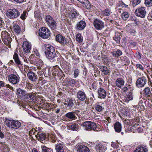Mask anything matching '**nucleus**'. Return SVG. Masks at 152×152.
<instances>
[{"label":"nucleus","instance_id":"nucleus-1","mask_svg":"<svg viewBox=\"0 0 152 152\" xmlns=\"http://www.w3.org/2000/svg\"><path fill=\"white\" fill-rule=\"evenodd\" d=\"M45 54L47 58L51 62L55 61L58 59L57 56L56 54L54 48L50 45L46 44L45 45Z\"/></svg>","mask_w":152,"mask_h":152},{"label":"nucleus","instance_id":"nucleus-2","mask_svg":"<svg viewBox=\"0 0 152 152\" xmlns=\"http://www.w3.org/2000/svg\"><path fill=\"white\" fill-rule=\"evenodd\" d=\"M5 120L6 126L11 129L15 130L19 128L21 126L20 122L18 120H15L7 118H5Z\"/></svg>","mask_w":152,"mask_h":152},{"label":"nucleus","instance_id":"nucleus-3","mask_svg":"<svg viewBox=\"0 0 152 152\" xmlns=\"http://www.w3.org/2000/svg\"><path fill=\"white\" fill-rule=\"evenodd\" d=\"M6 14L8 18L12 19L17 18L20 15L19 11L15 8L9 9Z\"/></svg>","mask_w":152,"mask_h":152},{"label":"nucleus","instance_id":"nucleus-4","mask_svg":"<svg viewBox=\"0 0 152 152\" xmlns=\"http://www.w3.org/2000/svg\"><path fill=\"white\" fill-rule=\"evenodd\" d=\"M45 21L47 24L52 31H54L57 28V23L53 18L50 15L46 17Z\"/></svg>","mask_w":152,"mask_h":152},{"label":"nucleus","instance_id":"nucleus-5","mask_svg":"<svg viewBox=\"0 0 152 152\" xmlns=\"http://www.w3.org/2000/svg\"><path fill=\"white\" fill-rule=\"evenodd\" d=\"M82 125L85 127L86 130L88 131H97L96 130L97 126L96 123L90 121H86L84 122L82 124Z\"/></svg>","mask_w":152,"mask_h":152},{"label":"nucleus","instance_id":"nucleus-6","mask_svg":"<svg viewBox=\"0 0 152 152\" xmlns=\"http://www.w3.org/2000/svg\"><path fill=\"white\" fill-rule=\"evenodd\" d=\"M39 34L40 36L43 39H47L50 36V33L48 28L43 27L39 30Z\"/></svg>","mask_w":152,"mask_h":152},{"label":"nucleus","instance_id":"nucleus-7","mask_svg":"<svg viewBox=\"0 0 152 152\" xmlns=\"http://www.w3.org/2000/svg\"><path fill=\"white\" fill-rule=\"evenodd\" d=\"M8 80L9 82L14 85L17 84L20 81V77L18 75L14 74L9 75Z\"/></svg>","mask_w":152,"mask_h":152},{"label":"nucleus","instance_id":"nucleus-8","mask_svg":"<svg viewBox=\"0 0 152 152\" xmlns=\"http://www.w3.org/2000/svg\"><path fill=\"white\" fill-rule=\"evenodd\" d=\"M147 82V79L145 77H142L138 78L136 82V86L137 88H142L145 85Z\"/></svg>","mask_w":152,"mask_h":152},{"label":"nucleus","instance_id":"nucleus-9","mask_svg":"<svg viewBox=\"0 0 152 152\" xmlns=\"http://www.w3.org/2000/svg\"><path fill=\"white\" fill-rule=\"evenodd\" d=\"M93 24L97 30H101L104 27V22L99 19H95L93 22Z\"/></svg>","mask_w":152,"mask_h":152},{"label":"nucleus","instance_id":"nucleus-10","mask_svg":"<svg viewBox=\"0 0 152 152\" xmlns=\"http://www.w3.org/2000/svg\"><path fill=\"white\" fill-rule=\"evenodd\" d=\"M28 79L34 83H36L38 80V77L36 74L32 71H29L27 74Z\"/></svg>","mask_w":152,"mask_h":152},{"label":"nucleus","instance_id":"nucleus-11","mask_svg":"<svg viewBox=\"0 0 152 152\" xmlns=\"http://www.w3.org/2000/svg\"><path fill=\"white\" fill-rule=\"evenodd\" d=\"M135 13L137 16L142 18H145L146 14L145 8L143 7L137 8L136 10Z\"/></svg>","mask_w":152,"mask_h":152},{"label":"nucleus","instance_id":"nucleus-12","mask_svg":"<svg viewBox=\"0 0 152 152\" xmlns=\"http://www.w3.org/2000/svg\"><path fill=\"white\" fill-rule=\"evenodd\" d=\"M13 59L17 65V66L18 67L21 71L23 70V66L22 63L19 58L18 54L15 53L13 56Z\"/></svg>","mask_w":152,"mask_h":152},{"label":"nucleus","instance_id":"nucleus-13","mask_svg":"<svg viewBox=\"0 0 152 152\" xmlns=\"http://www.w3.org/2000/svg\"><path fill=\"white\" fill-rule=\"evenodd\" d=\"M36 137L39 141L43 144H47L49 142L48 139L46 138L45 134H37L36 135Z\"/></svg>","mask_w":152,"mask_h":152},{"label":"nucleus","instance_id":"nucleus-14","mask_svg":"<svg viewBox=\"0 0 152 152\" xmlns=\"http://www.w3.org/2000/svg\"><path fill=\"white\" fill-rule=\"evenodd\" d=\"M22 47L23 48V54L24 55H27L30 52L31 46V44L28 42H23Z\"/></svg>","mask_w":152,"mask_h":152},{"label":"nucleus","instance_id":"nucleus-15","mask_svg":"<svg viewBox=\"0 0 152 152\" xmlns=\"http://www.w3.org/2000/svg\"><path fill=\"white\" fill-rule=\"evenodd\" d=\"M79 15V14L77 13L75 11H72L70 13L68 14L67 17V20L70 21H73L76 18L77 16Z\"/></svg>","mask_w":152,"mask_h":152},{"label":"nucleus","instance_id":"nucleus-16","mask_svg":"<svg viewBox=\"0 0 152 152\" xmlns=\"http://www.w3.org/2000/svg\"><path fill=\"white\" fill-rule=\"evenodd\" d=\"M98 95L99 98L104 99L106 96L107 92L103 88H100L98 90Z\"/></svg>","mask_w":152,"mask_h":152},{"label":"nucleus","instance_id":"nucleus-17","mask_svg":"<svg viewBox=\"0 0 152 152\" xmlns=\"http://www.w3.org/2000/svg\"><path fill=\"white\" fill-rule=\"evenodd\" d=\"M95 148L97 152H104L107 149V147L105 145L100 143L96 145Z\"/></svg>","mask_w":152,"mask_h":152},{"label":"nucleus","instance_id":"nucleus-18","mask_svg":"<svg viewBox=\"0 0 152 152\" xmlns=\"http://www.w3.org/2000/svg\"><path fill=\"white\" fill-rule=\"evenodd\" d=\"M86 23L85 21L83 20H81L77 23L76 25V29L82 30H83L86 27Z\"/></svg>","mask_w":152,"mask_h":152},{"label":"nucleus","instance_id":"nucleus-19","mask_svg":"<svg viewBox=\"0 0 152 152\" xmlns=\"http://www.w3.org/2000/svg\"><path fill=\"white\" fill-rule=\"evenodd\" d=\"M65 116L70 120H75L77 118L75 113L74 112L68 113L65 115Z\"/></svg>","mask_w":152,"mask_h":152},{"label":"nucleus","instance_id":"nucleus-20","mask_svg":"<svg viewBox=\"0 0 152 152\" xmlns=\"http://www.w3.org/2000/svg\"><path fill=\"white\" fill-rule=\"evenodd\" d=\"M0 150L4 152H8L10 151V149L7 144L0 142Z\"/></svg>","mask_w":152,"mask_h":152},{"label":"nucleus","instance_id":"nucleus-21","mask_svg":"<svg viewBox=\"0 0 152 152\" xmlns=\"http://www.w3.org/2000/svg\"><path fill=\"white\" fill-rule=\"evenodd\" d=\"M77 98L80 101H84L86 98V94L82 91H79L77 92Z\"/></svg>","mask_w":152,"mask_h":152},{"label":"nucleus","instance_id":"nucleus-22","mask_svg":"<svg viewBox=\"0 0 152 152\" xmlns=\"http://www.w3.org/2000/svg\"><path fill=\"white\" fill-rule=\"evenodd\" d=\"M100 68L103 74L104 75H108L110 73V71L107 67L105 66H100Z\"/></svg>","mask_w":152,"mask_h":152},{"label":"nucleus","instance_id":"nucleus-23","mask_svg":"<svg viewBox=\"0 0 152 152\" xmlns=\"http://www.w3.org/2000/svg\"><path fill=\"white\" fill-rule=\"evenodd\" d=\"M55 149L56 152H64L63 145L61 143H58L55 145Z\"/></svg>","mask_w":152,"mask_h":152},{"label":"nucleus","instance_id":"nucleus-24","mask_svg":"<svg viewBox=\"0 0 152 152\" xmlns=\"http://www.w3.org/2000/svg\"><path fill=\"white\" fill-rule=\"evenodd\" d=\"M125 82L124 80L120 78H117L115 81V84L117 86L121 88L122 86H124Z\"/></svg>","mask_w":152,"mask_h":152},{"label":"nucleus","instance_id":"nucleus-25","mask_svg":"<svg viewBox=\"0 0 152 152\" xmlns=\"http://www.w3.org/2000/svg\"><path fill=\"white\" fill-rule=\"evenodd\" d=\"M115 131L117 132H120L122 129L121 124L119 122H116L114 125Z\"/></svg>","mask_w":152,"mask_h":152},{"label":"nucleus","instance_id":"nucleus-26","mask_svg":"<svg viewBox=\"0 0 152 152\" xmlns=\"http://www.w3.org/2000/svg\"><path fill=\"white\" fill-rule=\"evenodd\" d=\"M148 150L146 146L143 147L140 146L137 147L134 151V152H146Z\"/></svg>","mask_w":152,"mask_h":152},{"label":"nucleus","instance_id":"nucleus-27","mask_svg":"<svg viewBox=\"0 0 152 152\" xmlns=\"http://www.w3.org/2000/svg\"><path fill=\"white\" fill-rule=\"evenodd\" d=\"M77 151L79 152H89V149L85 146L80 145L78 147Z\"/></svg>","mask_w":152,"mask_h":152},{"label":"nucleus","instance_id":"nucleus-28","mask_svg":"<svg viewBox=\"0 0 152 152\" xmlns=\"http://www.w3.org/2000/svg\"><path fill=\"white\" fill-rule=\"evenodd\" d=\"M67 127L68 129L73 131H77L79 129L78 125L75 123L69 125L67 126Z\"/></svg>","mask_w":152,"mask_h":152},{"label":"nucleus","instance_id":"nucleus-29","mask_svg":"<svg viewBox=\"0 0 152 152\" xmlns=\"http://www.w3.org/2000/svg\"><path fill=\"white\" fill-rule=\"evenodd\" d=\"M14 31L17 35H18L21 32V30L19 26L15 24H13Z\"/></svg>","mask_w":152,"mask_h":152},{"label":"nucleus","instance_id":"nucleus-30","mask_svg":"<svg viewBox=\"0 0 152 152\" xmlns=\"http://www.w3.org/2000/svg\"><path fill=\"white\" fill-rule=\"evenodd\" d=\"M87 9H89L91 8V5L88 0H83L80 2Z\"/></svg>","mask_w":152,"mask_h":152},{"label":"nucleus","instance_id":"nucleus-31","mask_svg":"<svg viewBox=\"0 0 152 152\" xmlns=\"http://www.w3.org/2000/svg\"><path fill=\"white\" fill-rule=\"evenodd\" d=\"M1 37L2 40L5 39H8L9 37H10V34L7 31H2L1 34Z\"/></svg>","mask_w":152,"mask_h":152},{"label":"nucleus","instance_id":"nucleus-32","mask_svg":"<svg viewBox=\"0 0 152 152\" xmlns=\"http://www.w3.org/2000/svg\"><path fill=\"white\" fill-rule=\"evenodd\" d=\"M111 53L113 56L118 58L122 54V52L120 50L117 49L116 51H113Z\"/></svg>","mask_w":152,"mask_h":152},{"label":"nucleus","instance_id":"nucleus-33","mask_svg":"<svg viewBox=\"0 0 152 152\" xmlns=\"http://www.w3.org/2000/svg\"><path fill=\"white\" fill-rule=\"evenodd\" d=\"M12 39L11 37H9L8 39H5L2 40L4 43L8 46L9 48H11L10 43L12 41Z\"/></svg>","mask_w":152,"mask_h":152},{"label":"nucleus","instance_id":"nucleus-34","mask_svg":"<svg viewBox=\"0 0 152 152\" xmlns=\"http://www.w3.org/2000/svg\"><path fill=\"white\" fill-rule=\"evenodd\" d=\"M75 101L74 99H71L67 101V106L71 109L74 105Z\"/></svg>","mask_w":152,"mask_h":152},{"label":"nucleus","instance_id":"nucleus-35","mask_svg":"<svg viewBox=\"0 0 152 152\" xmlns=\"http://www.w3.org/2000/svg\"><path fill=\"white\" fill-rule=\"evenodd\" d=\"M143 92L145 96L149 97H150L151 92L149 87L145 88L143 90Z\"/></svg>","mask_w":152,"mask_h":152},{"label":"nucleus","instance_id":"nucleus-36","mask_svg":"<svg viewBox=\"0 0 152 152\" xmlns=\"http://www.w3.org/2000/svg\"><path fill=\"white\" fill-rule=\"evenodd\" d=\"M100 104V103L98 102L94 105L95 109L98 112H101L103 110V108Z\"/></svg>","mask_w":152,"mask_h":152},{"label":"nucleus","instance_id":"nucleus-37","mask_svg":"<svg viewBox=\"0 0 152 152\" xmlns=\"http://www.w3.org/2000/svg\"><path fill=\"white\" fill-rule=\"evenodd\" d=\"M26 99H28L29 100L33 101L34 100L35 95L34 93L33 92L31 93H27L26 95Z\"/></svg>","mask_w":152,"mask_h":152},{"label":"nucleus","instance_id":"nucleus-38","mask_svg":"<svg viewBox=\"0 0 152 152\" xmlns=\"http://www.w3.org/2000/svg\"><path fill=\"white\" fill-rule=\"evenodd\" d=\"M65 83H66V85L69 86H72L75 83V80L71 79H70L67 80L65 81Z\"/></svg>","mask_w":152,"mask_h":152},{"label":"nucleus","instance_id":"nucleus-39","mask_svg":"<svg viewBox=\"0 0 152 152\" xmlns=\"http://www.w3.org/2000/svg\"><path fill=\"white\" fill-rule=\"evenodd\" d=\"M41 148L42 152H53L52 149L48 148L45 146H42Z\"/></svg>","mask_w":152,"mask_h":152},{"label":"nucleus","instance_id":"nucleus-40","mask_svg":"<svg viewBox=\"0 0 152 152\" xmlns=\"http://www.w3.org/2000/svg\"><path fill=\"white\" fill-rule=\"evenodd\" d=\"M61 45L65 46L68 45L69 44V41L66 38L64 37L63 39L61 41L60 43Z\"/></svg>","mask_w":152,"mask_h":152},{"label":"nucleus","instance_id":"nucleus-41","mask_svg":"<svg viewBox=\"0 0 152 152\" xmlns=\"http://www.w3.org/2000/svg\"><path fill=\"white\" fill-rule=\"evenodd\" d=\"M129 16V14L127 12H124L121 14L122 19L124 20H126Z\"/></svg>","mask_w":152,"mask_h":152},{"label":"nucleus","instance_id":"nucleus-42","mask_svg":"<svg viewBox=\"0 0 152 152\" xmlns=\"http://www.w3.org/2000/svg\"><path fill=\"white\" fill-rule=\"evenodd\" d=\"M76 40L79 42H82L83 40V37L82 36L81 34L80 33L77 34L76 37Z\"/></svg>","mask_w":152,"mask_h":152},{"label":"nucleus","instance_id":"nucleus-43","mask_svg":"<svg viewBox=\"0 0 152 152\" xmlns=\"http://www.w3.org/2000/svg\"><path fill=\"white\" fill-rule=\"evenodd\" d=\"M64 37L60 34H57L56 37V40L61 43V41L62 40Z\"/></svg>","mask_w":152,"mask_h":152},{"label":"nucleus","instance_id":"nucleus-44","mask_svg":"<svg viewBox=\"0 0 152 152\" xmlns=\"http://www.w3.org/2000/svg\"><path fill=\"white\" fill-rule=\"evenodd\" d=\"M113 39L116 42L117 44H120L121 37L117 35H115L113 37Z\"/></svg>","mask_w":152,"mask_h":152},{"label":"nucleus","instance_id":"nucleus-45","mask_svg":"<svg viewBox=\"0 0 152 152\" xmlns=\"http://www.w3.org/2000/svg\"><path fill=\"white\" fill-rule=\"evenodd\" d=\"M145 4L146 7H151L152 6V0H145Z\"/></svg>","mask_w":152,"mask_h":152},{"label":"nucleus","instance_id":"nucleus-46","mask_svg":"<svg viewBox=\"0 0 152 152\" xmlns=\"http://www.w3.org/2000/svg\"><path fill=\"white\" fill-rule=\"evenodd\" d=\"M27 12L26 11H24L21 14L20 18L23 20H25L26 19V17H27Z\"/></svg>","mask_w":152,"mask_h":152},{"label":"nucleus","instance_id":"nucleus-47","mask_svg":"<svg viewBox=\"0 0 152 152\" xmlns=\"http://www.w3.org/2000/svg\"><path fill=\"white\" fill-rule=\"evenodd\" d=\"M140 2V0H133L132 2V7H135L137 5L139 4Z\"/></svg>","mask_w":152,"mask_h":152},{"label":"nucleus","instance_id":"nucleus-48","mask_svg":"<svg viewBox=\"0 0 152 152\" xmlns=\"http://www.w3.org/2000/svg\"><path fill=\"white\" fill-rule=\"evenodd\" d=\"M103 14L104 15L108 16L110 14V10L108 9H106L103 12Z\"/></svg>","mask_w":152,"mask_h":152},{"label":"nucleus","instance_id":"nucleus-49","mask_svg":"<svg viewBox=\"0 0 152 152\" xmlns=\"http://www.w3.org/2000/svg\"><path fill=\"white\" fill-rule=\"evenodd\" d=\"M63 69L65 73H68L70 70V67L69 66L66 65L64 67Z\"/></svg>","mask_w":152,"mask_h":152},{"label":"nucleus","instance_id":"nucleus-50","mask_svg":"<svg viewBox=\"0 0 152 152\" xmlns=\"http://www.w3.org/2000/svg\"><path fill=\"white\" fill-rule=\"evenodd\" d=\"M80 73L79 70L78 69H74V75L75 78H76L79 75Z\"/></svg>","mask_w":152,"mask_h":152},{"label":"nucleus","instance_id":"nucleus-51","mask_svg":"<svg viewBox=\"0 0 152 152\" xmlns=\"http://www.w3.org/2000/svg\"><path fill=\"white\" fill-rule=\"evenodd\" d=\"M126 98L128 101L132 100L133 99V95L132 93L130 92L128 95L126 96Z\"/></svg>","mask_w":152,"mask_h":152},{"label":"nucleus","instance_id":"nucleus-52","mask_svg":"<svg viewBox=\"0 0 152 152\" xmlns=\"http://www.w3.org/2000/svg\"><path fill=\"white\" fill-rule=\"evenodd\" d=\"M27 93H26L25 91L23 90L20 94V96H22L25 99H26Z\"/></svg>","mask_w":152,"mask_h":152},{"label":"nucleus","instance_id":"nucleus-53","mask_svg":"<svg viewBox=\"0 0 152 152\" xmlns=\"http://www.w3.org/2000/svg\"><path fill=\"white\" fill-rule=\"evenodd\" d=\"M129 33L133 35H135L136 34V31L132 29H130L129 31Z\"/></svg>","mask_w":152,"mask_h":152},{"label":"nucleus","instance_id":"nucleus-54","mask_svg":"<svg viewBox=\"0 0 152 152\" xmlns=\"http://www.w3.org/2000/svg\"><path fill=\"white\" fill-rule=\"evenodd\" d=\"M136 67L137 68L140 69L141 70L143 71L144 68L142 65L140 64H136Z\"/></svg>","mask_w":152,"mask_h":152},{"label":"nucleus","instance_id":"nucleus-55","mask_svg":"<svg viewBox=\"0 0 152 152\" xmlns=\"http://www.w3.org/2000/svg\"><path fill=\"white\" fill-rule=\"evenodd\" d=\"M96 83L95 82L93 83L91 85L92 88L96 90Z\"/></svg>","mask_w":152,"mask_h":152},{"label":"nucleus","instance_id":"nucleus-56","mask_svg":"<svg viewBox=\"0 0 152 152\" xmlns=\"http://www.w3.org/2000/svg\"><path fill=\"white\" fill-rule=\"evenodd\" d=\"M34 54H35L38 57H40V54L39 51L37 50H35L34 51Z\"/></svg>","mask_w":152,"mask_h":152},{"label":"nucleus","instance_id":"nucleus-57","mask_svg":"<svg viewBox=\"0 0 152 152\" xmlns=\"http://www.w3.org/2000/svg\"><path fill=\"white\" fill-rule=\"evenodd\" d=\"M5 25L4 21L0 19V27L2 28Z\"/></svg>","mask_w":152,"mask_h":152},{"label":"nucleus","instance_id":"nucleus-58","mask_svg":"<svg viewBox=\"0 0 152 152\" xmlns=\"http://www.w3.org/2000/svg\"><path fill=\"white\" fill-rule=\"evenodd\" d=\"M120 5L124 7H125L126 8L128 7V5L127 4H126L124 2H121L120 3Z\"/></svg>","mask_w":152,"mask_h":152},{"label":"nucleus","instance_id":"nucleus-59","mask_svg":"<svg viewBox=\"0 0 152 152\" xmlns=\"http://www.w3.org/2000/svg\"><path fill=\"white\" fill-rule=\"evenodd\" d=\"M111 145L112 147L114 148H117L118 147V145H117V144L114 142H112Z\"/></svg>","mask_w":152,"mask_h":152},{"label":"nucleus","instance_id":"nucleus-60","mask_svg":"<svg viewBox=\"0 0 152 152\" xmlns=\"http://www.w3.org/2000/svg\"><path fill=\"white\" fill-rule=\"evenodd\" d=\"M23 90H21L20 88H19L17 89V93L18 95H19Z\"/></svg>","mask_w":152,"mask_h":152},{"label":"nucleus","instance_id":"nucleus-61","mask_svg":"<svg viewBox=\"0 0 152 152\" xmlns=\"http://www.w3.org/2000/svg\"><path fill=\"white\" fill-rule=\"evenodd\" d=\"M128 90V88H127V87L124 86L123 88L122 89V91L123 92H126Z\"/></svg>","mask_w":152,"mask_h":152},{"label":"nucleus","instance_id":"nucleus-62","mask_svg":"<svg viewBox=\"0 0 152 152\" xmlns=\"http://www.w3.org/2000/svg\"><path fill=\"white\" fill-rule=\"evenodd\" d=\"M5 83L2 81L0 80V87H3L5 86Z\"/></svg>","mask_w":152,"mask_h":152},{"label":"nucleus","instance_id":"nucleus-63","mask_svg":"<svg viewBox=\"0 0 152 152\" xmlns=\"http://www.w3.org/2000/svg\"><path fill=\"white\" fill-rule=\"evenodd\" d=\"M35 129H33L31 130L29 132V134L31 135L30 134H34V133L35 132Z\"/></svg>","mask_w":152,"mask_h":152},{"label":"nucleus","instance_id":"nucleus-64","mask_svg":"<svg viewBox=\"0 0 152 152\" xmlns=\"http://www.w3.org/2000/svg\"><path fill=\"white\" fill-rule=\"evenodd\" d=\"M16 2L21 3L24 1H25L26 0H14Z\"/></svg>","mask_w":152,"mask_h":152}]
</instances>
